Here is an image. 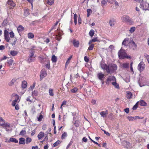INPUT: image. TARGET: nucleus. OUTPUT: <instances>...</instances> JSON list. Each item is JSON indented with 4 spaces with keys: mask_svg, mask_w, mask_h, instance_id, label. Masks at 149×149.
I'll use <instances>...</instances> for the list:
<instances>
[{
    "mask_svg": "<svg viewBox=\"0 0 149 149\" xmlns=\"http://www.w3.org/2000/svg\"><path fill=\"white\" fill-rule=\"evenodd\" d=\"M81 22V19L80 16L78 17V23L80 24Z\"/></svg>",
    "mask_w": 149,
    "mask_h": 149,
    "instance_id": "69168bd1",
    "label": "nucleus"
},
{
    "mask_svg": "<svg viewBox=\"0 0 149 149\" xmlns=\"http://www.w3.org/2000/svg\"><path fill=\"white\" fill-rule=\"evenodd\" d=\"M13 62V60L10 59L7 61V63L10 65H12Z\"/></svg>",
    "mask_w": 149,
    "mask_h": 149,
    "instance_id": "13d9d810",
    "label": "nucleus"
},
{
    "mask_svg": "<svg viewBox=\"0 0 149 149\" xmlns=\"http://www.w3.org/2000/svg\"><path fill=\"white\" fill-rule=\"evenodd\" d=\"M128 38H126L124 39L122 43V45L123 46H126L127 41H128Z\"/></svg>",
    "mask_w": 149,
    "mask_h": 149,
    "instance_id": "58836bf2",
    "label": "nucleus"
},
{
    "mask_svg": "<svg viewBox=\"0 0 149 149\" xmlns=\"http://www.w3.org/2000/svg\"><path fill=\"white\" fill-rule=\"evenodd\" d=\"M61 143V141L59 140H58L53 144V146L54 147L57 146L58 144H60Z\"/></svg>",
    "mask_w": 149,
    "mask_h": 149,
    "instance_id": "e433bc0d",
    "label": "nucleus"
},
{
    "mask_svg": "<svg viewBox=\"0 0 149 149\" xmlns=\"http://www.w3.org/2000/svg\"><path fill=\"white\" fill-rule=\"evenodd\" d=\"M24 28L21 25L19 26L17 28V31L19 33L23 31Z\"/></svg>",
    "mask_w": 149,
    "mask_h": 149,
    "instance_id": "cd10ccee",
    "label": "nucleus"
},
{
    "mask_svg": "<svg viewBox=\"0 0 149 149\" xmlns=\"http://www.w3.org/2000/svg\"><path fill=\"white\" fill-rule=\"evenodd\" d=\"M98 78L101 81H102L103 79L105 77V75L102 72H100L97 74Z\"/></svg>",
    "mask_w": 149,
    "mask_h": 149,
    "instance_id": "4468645a",
    "label": "nucleus"
},
{
    "mask_svg": "<svg viewBox=\"0 0 149 149\" xmlns=\"http://www.w3.org/2000/svg\"><path fill=\"white\" fill-rule=\"evenodd\" d=\"M44 133L42 132H40L38 135V137L39 140H40L44 136Z\"/></svg>",
    "mask_w": 149,
    "mask_h": 149,
    "instance_id": "dca6fc26",
    "label": "nucleus"
},
{
    "mask_svg": "<svg viewBox=\"0 0 149 149\" xmlns=\"http://www.w3.org/2000/svg\"><path fill=\"white\" fill-rule=\"evenodd\" d=\"M108 113V111L106 110L105 111H101L100 113V115H101V116L103 117H106V115Z\"/></svg>",
    "mask_w": 149,
    "mask_h": 149,
    "instance_id": "4be33fe9",
    "label": "nucleus"
},
{
    "mask_svg": "<svg viewBox=\"0 0 149 149\" xmlns=\"http://www.w3.org/2000/svg\"><path fill=\"white\" fill-rule=\"evenodd\" d=\"M54 3V0H47V3L50 5H52Z\"/></svg>",
    "mask_w": 149,
    "mask_h": 149,
    "instance_id": "c9c22d12",
    "label": "nucleus"
},
{
    "mask_svg": "<svg viewBox=\"0 0 149 149\" xmlns=\"http://www.w3.org/2000/svg\"><path fill=\"white\" fill-rule=\"evenodd\" d=\"M10 35V38H13L15 36L14 33L13 31H11L9 33Z\"/></svg>",
    "mask_w": 149,
    "mask_h": 149,
    "instance_id": "8fccbe9b",
    "label": "nucleus"
},
{
    "mask_svg": "<svg viewBox=\"0 0 149 149\" xmlns=\"http://www.w3.org/2000/svg\"><path fill=\"white\" fill-rule=\"evenodd\" d=\"M17 80L15 78L13 79L9 83L8 85L10 86H12L14 84H15Z\"/></svg>",
    "mask_w": 149,
    "mask_h": 149,
    "instance_id": "2eb2a0df",
    "label": "nucleus"
},
{
    "mask_svg": "<svg viewBox=\"0 0 149 149\" xmlns=\"http://www.w3.org/2000/svg\"><path fill=\"white\" fill-rule=\"evenodd\" d=\"M129 46L133 50L136 49L137 47L136 45L135 44V42L132 40L130 42Z\"/></svg>",
    "mask_w": 149,
    "mask_h": 149,
    "instance_id": "f8f14e48",
    "label": "nucleus"
},
{
    "mask_svg": "<svg viewBox=\"0 0 149 149\" xmlns=\"http://www.w3.org/2000/svg\"><path fill=\"white\" fill-rule=\"evenodd\" d=\"M31 98V97L30 96L28 97L26 99V100L27 102H30V103H31L32 102V100H31L30 98Z\"/></svg>",
    "mask_w": 149,
    "mask_h": 149,
    "instance_id": "4d7b16f0",
    "label": "nucleus"
},
{
    "mask_svg": "<svg viewBox=\"0 0 149 149\" xmlns=\"http://www.w3.org/2000/svg\"><path fill=\"white\" fill-rule=\"evenodd\" d=\"M29 14V11L28 10H25L24 11V15L25 16H28Z\"/></svg>",
    "mask_w": 149,
    "mask_h": 149,
    "instance_id": "5fc2aeb1",
    "label": "nucleus"
},
{
    "mask_svg": "<svg viewBox=\"0 0 149 149\" xmlns=\"http://www.w3.org/2000/svg\"><path fill=\"white\" fill-rule=\"evenodd\" d=\"M112 84L117 89H119L120 88L118 84L116 83V81H115L114 82H113Z\"/></svg>",
    "mask_w": 149,
    "mask_h": 149,
    "instance_id": "bb28decb",
    "label": "nucleus"
},
{
    "mask_svg": "<svg viewBox=\"0 0 149 149\" xmlns=\"http://www.w3.org/2000/svg\"><path fill=\"white\" fill-rule=\"evenodd\" d=\"M139 102H137L136 104L134 105V106L133 107L132 109L133 110H136L137 108V103Z\"/></svg>",
    "mask_w": 149,
    "mask_h": 149,
    "instance_id": "bf43d9fd",
    "label": "nucleus"
},
{
    "mask_svg": "<svg viewBox=\"0 0 149 149\" xmlns=\"http://www.w3.org/2000/svg\"><path fill=\"white\" fill-rule=\"evenodd\" d=\"M72 56H71L68 58L65 63V66H66L68 64H69L70 60L72 58Z\"/></svg>",
    "mask_w": 149,
    "mask_h": 149,
    "instance_id": "49530a36",
    "label": "nucleus"
},
{
    "mask_svg": "<svg viewBox=\"0 0 149 149\" xmlns=\"http://www.w3.org/2000/svg\"><path fill=\"white\" fill-rule=\"evenodd\" d=\"M72 141H71L68 144L67 146L66 149H68V148H69V147L72 144Z\"/></svg>",
    "mask_w": 149,
    "mask_h": 149,
    "instance_id": "680f3d73",
    "label": "nucleus"
},
{
    "mask_svg": "<svg viewBox=\"0 0 149 149\" xmlns=\"http://www.w3.org/2000/svg\"><path fill=\"white\" fill-rule=\"evenodd\" d=\"M135 30V27H132L129 30L130 32L131 33H133Z\"/></svg>",
    "mask_w": 149,
    "mask_h": 149,
    "instance_id": "a18cd8bd",
    "label": "nucleus"
},
{
    "mask_svg": "<svg viewBox=\"0 0 149 149\" xmlns=\"http://www.w3.org/2000/svg\"><path fill=\"white\" fill-rule=\"evenodd\" d=\"M32 141L31 139L29 137H27L26 139V144H28L30 143Z\"/></svg>",
    "mask_w": 149,
    "mask_h": 149,
    "instance_id": "f704fd0d",
    "label": "nucleus"
},
{
    "mask_svg": "<svg viewBox=\"0 0 149 149\" xmlns=\"http://www.w3.org/2000/svg\"><path fill=\"white\" fill-rule=\"evenodd\" d=\"M72 43L74 47H78L79 46V42L78 41H76L74 40L72 41Z\"/></svg>",
    "mask_w": 149,
    "mask_h": 149,
    "instance_id": "f3484780",
    "label": "nucleus"
},
{
    "mask_svg": "<svg viewBox=\"0 0 149 149\" xmlns=\"http://www.w3.org/2000/svg\"><path fill=\"white\" fill-rule=\"evenodd\" d=\"M57 60V58L54 55L52 56V60L53 62L55 63Z\"/></svg>",
    "mask_w": 149,
    "mask_h": 149,
    "instance_id": "473e14b6",
    "label": "nucleus"
},
{
    "mask_svg": "<svg viewBox=\"0 0 149 149\" xmlns=\"http://www.w3.org/2000/svg\"><path fill=\"white\" fill-rule=\"evenodd\" d=\"M10 142L17 143L18 142V141L15 138L11 137L10 138L9 140L8 141V142L10 143Z\"/></svg>",
    "mask_w": 149,
    "mask_h": 149,
    "instance_id": "a211bd4d",
    "label": "nucleus"
},
{
    "mask_svg": "<svg viewBox=\"0 0 149 149\" xmlns=\"http://www.w3.org/2000/svg\"><path fill=\"white\" fill-rule=\"evenodd\" d=\"M126 82H128L130 81V79L129 77H127L124 79Z\"/></svg>",
    "mask_w": 149,
    "mask_h": 149,
    "instance_id": "052dcab7",
    "label": "nucleus"
},
{
    "mask_svg": "<svg viewBox=\"0 0 149 149\" xmlns=\"http://www.w3.org/2000/svg\"><path fill=\"white\" fill-rule=\"evenodd\" d=\"M137 117L128 116L127 118L130 121H133L134 119H136Z\"/></svg>",
    "mask_w": 149,
    "mask_h": 149,
    "instance_id": "2f4dec72",
    "label": "nucleus"
},
{
    "mask_svg": "<svg viewBox=\"0 0 149 149\" xmlns=\"http://www.w3.org/2000/svg\"><path fill=\"white\" fill-rule=\"evenodd\" d=\"M32 48L29 51V54L28 59V61L29 62L33 61L34 60V58L36 57L34 56L35 51L32 50Z\"/></svg>",
    "mask_w": 149,
    "mask_h": 149,
    "instance_id": "20e7f679",
    "label": "nucleus"
},
{
    "mask_svg": "<svg viewBox=\"0 0 149 149\" xmlns=\"http://www.w3.org/2000/svg\"><path fill=\"white\" fill-rule=\"evenodd\" d=\"M12 97H15V99L19 100L18 102H19L20 97L18 95L15 93H13L11 95Z\"/></svg>",
    "mask_w": 149,
    "mask_h": 149,
    "instance_id": "6ab92c4d",
    "label": "nucleus"
},
{
    "mask_svg": "<svg viewBox=\"0 0 149 149\" xmlns=\"http://www.w3.org/2000/svg\"><path fill=\"white\" fill-rule=\"evenodd\" d=\"M100 66L103 70H106L107 73H110V70L109 69V65L108 66L104 62H101L100 63Z\"/></svg>",
    "mask_w": 149,
    "mask_h": 149,
    "instance_id": "39448f33",
    "label": "nucleus"
},
{
    "mask_svg": "<svg viewBox=\"0 0 149 149\" xmlns=\"http://www.w3.org/2000/svg\"><path fill=\"white\" fill-rule=\"evenodd\" d=\"M0 126L4 128L8 132L11 133V132L12 129L10 123L5 122L3 123H0Z\"/></svg>",
    "mask_w": 149,
    "mask_h": 149,
    "instance_id": "f03ea898",
    "label": "nucleus"
},
{
    "mask_svg": "<svg viewBox=\"0 0 149 149\" xmlns=\"http://www.w3.org/2000/svg\"><path fill=\"white\" fill-rule=\"evenodd\" d=\"M17 53V52L14 50L11 51L10 52V54L13 56L16 55Z\"/></svg>",
    "mask_w": 149,
    "mask_h": 149,
    "instance_id": "c756f323",
    "label": "nucleus"
},
{
    "mask_svg": "<svg viewBox=\"0 0 149 149\" xmlns=\"http://www.w3.org/2000/svg\"><path fill=\"white\" fill-rule=\"evenodd\" d=\"M124 111L125 112H126L127 113H129V108H127L126 109H124Z\"/></svg>",
    "mask_w": 149,
    "mask_h": 149,
    "instance_id": "e2e57ef3",
    "label": "nucleus"
},
{
    "mask_svg": "<svg viewBox=\"0 0 149 149\" xmlns=\"http://www.w3.org/2000/svg\"><path fill=\"white\" fill-rule=\"evenodd\" d=\"M145 65L143 61H141L138 65V69L140 72H141L144 69Z\"/></svg>",
    "mask_w": 149,
    "mask_h": 149,
    "instance_id": "9d476101",
    "label": "nucleus"
},
{
    "mask_svg": "<svg viewBox=\"0 0 149 149\" xmlns=\"http://www.w3.org/2000/svg\"><path fill=\"white\" fill-rule=\"evenodd\" d=\"M108 2V0H102L101 1L102 6H104L106 5Z\"/></svg>",
    "mask_w": 149,
    "mask_h": 149,
    "instance_id": "79ce46f5",
    "label": "nucleus"
},
{
    "mask_svg": "<svg viewBox=\"0 0 149 149\" xmlns=\"http://www.w3.org/2000/svg\"><path fill=\"white\" fill-rule=\"evenodd\" d=\"M36 133V130L35 129L33 130L31 132V135L32 136H33Z\"/></svg>",
    "mask_w": 149,
    "mask_h": 149,
    "instance_id": "774afa93",
    "label": "nucleus"
},
{
    "mask_svg": "<svg viewBox=\"0 0 149 149\" xmlns=\"http://www.w3.org/2000/svg\"><path fill=\"white\" fill-rule=\"evenodd\" d=\"M47 73L45 69H42L40 72V80H41L43 78L46 76Z\"/></svg>",
    "mask_w": 149,
    "mask_h": 149,
    "instance_id": "9b49d317",
    "label": "nucleus"
},
{
    "mask_svg": "<svg viewBox=\"0 0 149 149\" xmlns=\"http://www.w3.org/2000/svg\"><path fill=\"white\" fill-rule=\"evenodd\" d=\"M121 20L123 22H125L127 24H131L133 23V21L127 15H124L121 17Z\"/></svg>",
    "mask_w": 149,
    "mask_h": 149,
    "instance_id": "7ed1b4c3",
    "label": "nucleus"
},
{
    "mask_svg": "<svg viewBox=\"0 0 149 149\" xmlns=\"http://www.w3.org/2000/svg\"><path fill=\"white\" fill-rule=\"evenodd\" d=\"M67 136V134L66 132H64L62 135L61 136V139H64Z\"/></svg>",
    "mask_w": 149,
    "mask_h": 149,
    "instance_id": "4c0bfd02",
    "label": "nucleus"
},
{
    "mask_svg": "<svg viewBox=\"0 0 149 149\" xmlns=\"http://www.w3.org/2000/svg\"><path fill=\"white\" fill-rule=\"evenodd\" d=\"M116 81V78L113 76H109L107 79L106 83L107 84L109 85L110 83H112V82Z\"/></svg>",
    "mask_w": 149,
    "mask_h": 149,
    "instance_id": "423d86ee",
    "label": "nucleus"
},
{
    "mask_svg": "<svg viewBox=\"0 0 149 149\" xmlns=\"http://www.w3.org/2000/svg\"><path fill=\"white\" fill-rule=\"evenodd\" d=\"M129 63H123L120 64V68L123 69L128 68L129 67Z\"/></svg>",
    "mask_w": 149,
    "mask_h": 149,
    "instance_id": "ddd939ff",
    "label": "nucleus"
},
{
    "mask_svg": "<svg viewBox=\"0 0 149 149\" xmlns=\"http://www.w3.org/2000/svg\"><path fill=\"white\" fill-rule=\"evenodd\" d=\"M118 55L119 58L124 59L126 58L130 59L131 57L130 56H128L125 52V51L121 49L118 53Z\"/></svg>",
    "mask_w": 149,
    "mask_h": 149,
    "instance_id": "f257e3e1",
    "label": "nucleus"
},
{
    "mask_svg": "<svg viewBox=\"0 0 149 149\" xmlns=\"http://www.w3.org/2000/svg\"><path fill=\"white\" fill-rule=\"evenodd\" d=\"M39 59L40 61V62L42 63H44V61H46L47 60V59L44 58L42 56H39Z\"/></svg>",
    "mask_w": 149,
    "mask_h": 149,
    "instance_id": "5701e85b",
    "label": "nucleus"
},
{
    "mask_svg": "<svg viewBox=\"0 0 149 149\" xmlns=\"http://www.w3.org/2000/svg\"><path fill=\"white\" fill-rule=\"evenodd\" d=\"M4 37L5 40L7 42H9L10 40V38L9 36L8 31L7 30H5L4 32Z\"/></svg>",
    "mask_w": 149,
    "mask_h": 149,
    "instance_id": "1a4fd4ad",
    "label": "nucleus"
},
{
    "mask_svg": "<svg viewBox=\"0 0 149 149\" xmlns=\"http://www.w3.org/2000/svg\"><path fill=\"white\" fill-rule=\"evenodd\" d=\"M87 16L88 17L92 13V10L90 9H88L87 10Z\"/></svg>",
    "mask_w": 149,
    "mask_h": 149,
    "instance_id": "ea45409f",
    "label": "nucleus"
},
{
    "mask_svg": "<svg viewBox=\"0 0 149 149\" xmlns=\"http://www.w3.org/2000/svg\"><path fill=\"white\" fill-rule=\"evenodd\" d=\"M38 95V91L36 90H34L32 93V96H37Z\"/></svg>",
    "mask_w": 149,
    "mask_h": 149,
    "instance_id": "a19ab883",
    "label": "nucleus"
},
{
    "mask_svg": "<svg viewBox=\"0 0 149 149\" xmlns=\"http://www.w3.org/2000/svg\"><path fill=\"white\" fill-rule=\"evenodd\" d=\"M109 70H110V73L113 72L117 69V66L116 64H112L109 65Z\"/></svg>",
    "mask_w": 149,
    "mask_h": 149,
    "instance_id": "6e6552de",
    "label": "nucleus"
},
{
    "mask_svg": "<svg viewBox=\"0 0 149 149\" xmlns=\"http://www.w3.org/2000/svg\"><path fill=\"white\" fill-rule=\"evenodd\" d=\"M114 21L113 19H111L110 20L109 24L111 26H113L114 25Z\"/></svg>",
    "mask_w": 149,
    "mask_h": 149,
    "instance_id": "c03bdc74",
    "label": "nucleus"
},
{
    "mask_svg": "<svg viewBox=\"0 0 149 149\" xmlns=\"http://www.w3.org/2000/svg\"><path fill=\"white\" fill-rule=\"evenodd\" d=\"M49 93L50 96H53L54 95L53 93V90L52 89L49 88Z\"/></svg>",
    "mask_w": 149,
    "mask_h": 149,
    "instance_id": "7c9ffc66",
    "label": "nucleus"
},
{
    "mask_svg": "<svg viewBox=\"0 0 149 149\" xmlns=\"http://www.w3.org/2000/svg\"><path fill=\"white\" fill-rule=\"evenodd\" d=\"M78 90V89L77 88L75 87L73 89H72L71 90V91L72 93H75L77 92V91Z\"/></svg>",
    "mask_w": 149,
    "mask_h": 149,
    "instance_id": "09e8293b",
    "label": "nucleus"
},
{
    "mask_svg": "<svg viewBox=\"0 0 149 149\" xmlns=\"http://www.w3.org/2000/svg\"><path fill=\"white\" fill-rule=\"evenodd\" d=\"M92 41H93V42L99 41V40L98 39V38L97 37L95 38L92 39Z\"/></svg>",
    "mask_w": 149,
    "mask_h": 149,
    "instance_id": "6e6d98bb",
    "label": "nucleus"
},
{
    "mask_svg": "<svg viewBox=\"0 0 149 149\" xmlns=\"http://www.w3.org/2000/svg\"><path fill=\"white\" fill-rule=\"evenodd\" d=\"M56 38L57 40L60 41L61 39V35L59 34H58V36H56Z\"/></svg>",
    "mask_w": 149,
    "mask_h": 149,
    "instance_id": "864d4df0",
    "label": "nucleus"
},
{
    "mask_svg": "<svg viewBox=\"0 0 149 149\" xmlns=\"http://www.w3.org/2000/svg\"><path fill=\"white\" fill-rule=\"evenodd\" d=\"M27 82L25 81H23L22 82V88H25L27 86Z\"/></svg>",
    "mask_w": 149,
    "mask_h": 149,
    "instance_id": "a878e982",
    "label": "nucleus"
},
{
    "mask_svg": "<svg viewBox=\"0 0 149 149\" xmlns=\"http://www.w3.org/2000/svg\"><path fill=\"white\" fill-rule=\"evenodd\" d=\"M28 38L29 39L33 38L34 37V35L32 33H29L28 34Z\"/></svg>",
    "mask_w": 149,
    "mask_h": 149,
    "instance_id": "c85d7f7f",
    "label": "nucleus"
},
{
    "mask_svg": "<svg viewBox=\"0 0 149 149\" xmlns=\"http://www.w3.org/2000/svg\"><path fill=\"white\" fill-rule=\"evenodd\" d=\"M8 4L12 7H14L15 6V3L12 0H8Z\"/></svg>",
    "mask_w": 149,
    "mask_h": 149,
    "instance_id": "aec40b11",
    "label": "nucleus"
},
{
    "mask_svg": "<svg viewBox=\"0 0 149 149\" xmlns=\"http://www.w3.org/2000/svg\"><path fill=\"white\" fill-rule=\"evenodd\" d=\"M47 129V125H44L42 126V129L43 130H45Z\"/></svg>",
    "mask_w": 149,
    "mask_h": 149,
    "instance_id": "338daca9",
    "label": "nucleus"
},
{
    "mask_svg": "<svg viewBox=\"0 0 149 149\" xmlns=\"http://www.w3.org/2000/svg\"><path fill=\"white\" fill-rule=\"evenodd\" d=\"M42 118V115H40L38 118V120L39 121H41V119Z\"/></svg>",
    "mask_w": 149,
    "mask_h": 149,
    "instance_id": "0e129e2a",
    "label": "nucleus"
},
{
    "mask_svg": "<svg viewBox=\"0 0 149 149\" xmlns=\"http://www.w3.org/2000/svg\"><path fill=\"white\" fill-rule=\"evenodd\" d=\"M140 7L145 10H149V4L147 2L141 3Z\"/></svg>",
    "mask_w": 149,
    "mask_h": 149,
    "instance_id": "0eeeda50",
    "label": "nucleus"
},
{
    "mask_svg": "<svg viewBox=\"0 0 149 149\" xmlns=\"http://www.w3.org/2000/svg\"><path fill=\"white\" fill-rule=\"evenodd\" d=\"M47 62V64H46L45 65L46 67L48 69H49L50 68V65L49 63V61L48 60H47L46 61Z\"/></svg>",
    "mask_w": 149,
    "mask_h": 149,
    "instance_id": "de8ad7c7",
    "label": "nucleus"
},
{
    "mask_svg": "<svg viewBox=\"0 0 149 149\" xmlns=\"http://www.w3.org/2000/svg\"><path fill=\"white\" fill-rule=\"evenodd\" d=\"M25 139L22 138L21 137L19 139V144L24 145L25 143Z\"/></svg>",
    "mask_w": 149,
    "mask_h": 149,
    "instance_id": "412c9836",
    "label": "nucleus"
},
{
    "mask_svg": "<svg viewBox=\"0 0 149 149\" xmlns=\"http://www.w3.org/2000/svg\"><path fill=\"white\" fill-rule=\"evenodd\" d=\"M94 47V45L93 44H91L88 47V50H92L93 49V47Z\"/></svg>",
    "mask_w": 149,
    "mask_h": 149,
    "instance_id": "3c124183",
    "label": "nucleus"
},
{
    "mask_svg": "<svg viewBox=\"0 0 149 149\" xmlns=\"http://www.w3.org/2000/svg\"><path fill=\"white\" fill-rule=\"evenodd\" d=\"M94 34V31L93 30L91 29L89 31V36L91 37H92L93 36Z\"/></svg>",
    "mask_w": 149,
    "mask_h": 149,
    "instance_id": "72a5a7b5",
    "label": "nucleus"
},
{
    "mask_svg": "<svg viewBox=\"0 0 149 149\" xmlns=\"http://www.w3.org/2000/svg\"><path fill=\"white\" fill-rule=\"evenodd\" d=\"M79 121L78 120L75 121L74 123V125L76 127H77L79 126Z\"/></svg>",
    "mask_w": 149,
    "mask_h": 149,
    "instance_id": "603ef678",
    "label": "nucleus"
},
{
    "mask_svg": "<svg viewBox=\"0 0 149 149\" xmlns=\"http://www.w3.org/2000/svg\"><path fill=\"white\" fill-rule=\"evenodd\" d=\"M126 96L127 98L130 99L132 98V94L130 92L128 91L127 92V94Z\"/></svg>",
    "mask_w": 149,
    "mask_h": 149,
    "instance_id": "393cba45",
    "label": "nucleus"
},
{
    "mask_svg": "<svg viewBox=\"0 0 149 149\" xmlns=\"http://www.w3.org/2000/svg\"><path fill=\"white\" fill-rule=\"evenodd\" d=\"M139 104L142 106H146L147 105V103L143 100H141L140 101Z\"/></svg>",
    "mask_w": 149,
    "mask_h": 149,
    "instance_id": "b1692460",
    "label": "nucleus"
},
{
    "mask_svg": "<svg viewBox=\"0 0 149 149\" xmlns=\"http://www.w3.org/2000/svg\"><path fill=\"white\" fill-rule=\"evenodd\" d=\"M26 133V131L25 130H22L20 132L19 135H20L24 136Z\"/></svg>",
    "mask_w": 149,
    "mask_h": 149,
    "instance_id": "37998d69",
    "label": "nucleus"
}]
</instances>
